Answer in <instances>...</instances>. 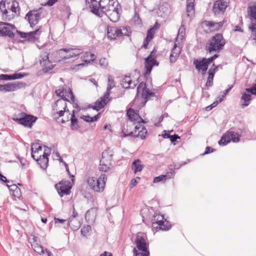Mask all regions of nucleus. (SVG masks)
I'll list each match as a JSON object with an SVG mask.
<instances>
[{
  "mask_svg": "<svg viewBox=\"0 0 256 256\" xmlns=\"http://www.w3.org/2000/svg\"><path fill=\"white\" fill-rule=\"evenodd\" d=\"M40 13L38 10H30L25 16V19L28 22L31 27L36 25L40 18Z\"/></svg>",
  "mask_w": 256,
  "mask_h": 256,
  "instance_id": "nucleus-13",
  "label": "nucleus"
},
{
  "mask_svg": "<svg viewBox=\"0 0 256 256\" xmlns=\"http://www.w3.org/2000/svg\"><path fill=\"white\" fill-rule=\"evenodd\" d=\"M136 84L134 82L132 81L130 76H126L121 81V85L124 88H134Z\"/></svg>",
  "mask_w": 256,
  "mask_h": 256,
  "instance_id": "nucleus-24",
  "label": "nucleus"
},
{
  "mask_svg": "<svg viewBox=\"0 0 256 256\" xmlns=\"http://www.w3.org/2000/svg\"><path fill=\"white\" fill-rule=\"evenodd\" d=\"M114 86H115L114 80L112 78V77L111 76H108V86H107V92L106 93H108L109 96L110 95V91L113 88Z\"/></svg>",
  "mask_w": 256,
  "mask_h": 256,
  "instance_id": "nucleus-46",
  "label": "nucleus"
},
{
  "mask_svg": "<svg viewBox=\"0 0 256 256\" xmlns=\"http://www.w3.org/2000/svg\"><path fill=\"white\" fill-rule=\"evenodd\" d=\"M252 98V96L250 94L244 92L241 97V100L244 102V103L242 104V108H245L248 106Z\"/></svg>",
  "mask_w": 256,
  "mask_h": 256,
  "instance_id": "nucleus-36",
  "label": "nucleus"
},
{
  "mask_svg": "<svg viewBox=\"0 0 256 256\" xmlns=\"http://www.w3.org/2000/svg\"><path fill=\"white\" fill-rule=\"evenodd\" d=\"M246 90L248 94L256 95V84L252 88H246Z\"/></svg>",
  "mask_w": 256,
  "mask_h": 256,
  "instance_id": "nucleus-55",
  "label": "nucleus"
},
{
  "mask_svg": "<svg viewBox=\"0 0 256 256\" xmlns=\"http://www.w3.org/2000/svg\"><path fill=\"white\" fill-rule=\"evenodd\" d=\"M222 98H219V100H216V102H213L211 105H210V109H212V108L215 107L216 106L218 103L220 102H222Z\"/></svg>",
  "mask_w": 256,
  "mask_h": 256,
  "instance_id": "nucleus-64",
  "label": "nucleus"
},
{
  "mask_svg": "<svg viewBox=\"0 0 256 256\" xmlns=\"http://www.w3.org/2000/svg\"><path fill=\"white\" fill-rule=\"evenodd\" d=\"M18 32L19 34L20 35L21 38H26L28 36V34H32L34 33V32H28V33H26V32H20L19 31H18Z\"/></svg>",
  "mask_w": 256,
  "mask_h": 256,
  "instance_id": "nucleus-60",
  "label": "nucleus"
},
{
  "mask_svg": "<svg viewBox=\"0 0 256 256\" xmlns=\"http://www.w3.org/2000/svg\"><path fill=\"white\" fill-rule=\"evenodd\" d=\"M64 94L66 96V98L67 99L70 98L72 102L74 103V102L75 101V97L72 93V90L70 88H69L68 91H66V93Z\"/></svg>",
  "mask_w": 256,
  "mask_h": 256,
  "instance_id": "nucleus-51",
  "label": "nucleus"
},
{
  "mask_svg": "<svg viewBox=\"0 0 256 256\" xmlns=\"http://www.w3.org/2000/svg\"><path fill=\"white\" fill-rule=\"evenodd\" d=\"M143 166L141 164V162L140 160H136L132 162V169L133 170L134 174H136L137 172H140Z\"/></svg>",
  "mask_w": 256,
  "mask_h": 256,
  "instance_id": "nucleus-35",
  "label": "nucleus"
},
{
  "mask_svg": "<svg viewBox=\"0 0 256 256\" xmlns=\"http://www.w3.org/2000/svg\"><path fill=\"white\" fill-rule=\"evenodd\" d=\"M32 246L34 251L39 254L40 255L44 254V250L42 246L39 244L38 243H34V244H32Z\"/></svg>",
  "mask_w": 256,
  "mask_h": 256,
  "instance_id": "nucleus-44",
  "label": "nucleus"
},
{
  "mask_svg": "<svg viewBox=\"0 0 256 256\" xmlns=\"http://www.w3.org/2000/svg\"><path fill=\"white\" fill-rule=\"evenodd\" d=\"M185 32L186 28L183 25H182L178 29V36H180L181 39H182L185 35Z\"/></svg>",
  "mask_w": 256,
  "mask_h": 256,
  "instance_id": "nucleus-53",
  "label": "nucleus"
},
{
  "mask_svg": "<svg viewBox=\"0 0 256 256\" xmlns=\"http://www.w3.org/2000/svg\"><path fill=\"white\" fill-rule=\"evenodd\" d=\"M240 135L232 131L228 130L224 134L218 142L220 146H224L229 143L231 140L234 142H238L240 141Z\"/></svg>",
  "mask_w": 256,
  "mask_h": 256,
  "instance_id": "nucleus-5",
  "label": "nucleus"
},
{
  "mask_svg": "<svg viewBox=\"0 0 256 256\" xmlns=\"http://www.w3.org/2000/svg\"><path fill=\"white\" fill-rule=\"evenodd\" d=\"M6 85L8 92L16 91L26 86L25 84L22 82H8Z\"/></svg>",
  "mask_w": 256,
  "mask_h": 256,
  "instance_id": "nucleus-21",
  "label": "nucleus"
},
{
  "mask_svg": "<svg viewBox=\"0 0 256 256\" xmlns=\"http://www.w3.org/2000/svg\"><path fill=\"white\" fill-rule=\"evenodd\" d=\"M59 195L62 197L64 195L69 194L70 192L72 184L69 180H62L55 185Z\"/></svg>",
  "mask_w": 256,
  "mask_h": 256,
  "instance_id": "nucleus-8",
  "label": "nucleus"
},
{
  "mask_svg": "<svg viewBox=\"0 0 256 256\" xmlns=\"http://www.w3.org/2000/svg\"><path fill=\"white\" fill-rule=\"evenodd\" d=\"M57 52L62 60H66L79 56L82 53V50L78 48H63L58 50Z\"/></svg>",
  "mask_w": 256,
  "mask_h": 256,
  "instance_id": "nucleus-7",
  "label": "nucleus"
},
{
  "mask_svg": "<svg viewBox=\"0 0 256 256\" xmlns=\"http://www.w3.org/2000/svg\"><path fill=\"white\" fill-rule=\"evenodd\" d=\"M142 253L138 252L136 248H133L134 256H150V252L148 250L142 251Z\"/></svg>",
  "mask_w": 256,
  "mask_h": 256,
  "instance_id": "nucleus-48",
  "label": "nucleus"
},
{
  "mask_svg": "<svg viewBox=\"0 0 256 256\" xmlns=\"http://www.w3.org/2000/svg\"><path fill=\"white\" fill-rule=\"evenodd\" d=\"M224 23V21L214 22L212 21L204 20L202 22V24L203 26L208 27L210 30H215L222 27Z\"/></svg>",
  "mask_w": 256,
  "mask_h": 256,
  "instance_id": "nucleus-19",
  "label": "nucleus"
},
{
  "mask_svg": "<svg viewBox=\"0 0 256 256\" xmlns=\"http://www.w3.org/2000/svg\"><path fill=\"white\" fill-rule=\"evenodd\" d=\"M53 110L56 112L54 114V116L56 120L58 119L60 117L63 116L65 112H69V110L68 109L67 110H60V108H54Z\"/></svg>",
  "mask_w": 256,
  "mask_h": 256,
  "instance_id": "nucleus-41",
  "label": "nucleus"
},
{
  "mask_svg": "<svg viewBox=\"0 0 256 256\" xmlns=\"http://www.w3.org/2000/svg\"><path fill=\"white\" fill-rule=\"evenodd\" d=\"M154 28L150 29L147 32V35L146 38L151 40L154 37Z\"/></svg>",
  "mask_w": 256,
  "mask_h": 256,
  "instance_id": "nucleus-54",
  "label": "nucleus"
},
{
  "mask_svg": "<svg viewBox=\"0 0 256 256\" xmlns=\"http://www.w3.org/2000/svg\"><path fill=\"white\" fill-rule=\"evenodd\" d=\"M172 142H176L178 138H180V137L176 134H174L172 136L170 135V138H169Z\"/></svg>",
  "mask_w": 256,
  "mask_h": 256,
  "instance_id": "nucleus-62",
  "label": "nucleus"
},
{
  "mask_svg": "<svg viewBox=\"0 0 256 256\" xmlns=\"http://www.w3.org/2000/svg\"><path fill=\"white\" fill-rule=\"evenodd\" d=\"M70 121H71V128L72 130H77L79 126L78 124V120L75 117L74 115V110L72 111V114L70 117Z\"/></svg>",
  "mask_w": 256,
  "mask_h": 256,
  "instance_id": "nucleus-40",
  "label": "nucleus"
},
{
  "mask_svg": "<svg viewBox=\"0 0 256 256\" xmlns=\"http://www.w3.org/2000/svg\"><path fill=\"white\" fill-rule=\"evenodd\" d=\"M152 52L150 55L145 59V68L146 74H150L152 71L153 66L155 64L158 65L156 63L154 56L152 55Z\"/></svg>",
  "mask_w": 256,
  "mask_h": 256,
  "instance_id": "nucleus-16",
  "label": "nucleus"
},
{
  "mask_svg": "<svg viewBox=\"0 0 256 256\" xmlns=\"http://www.w3.org/2000/svg\"><path fill=\"white\" fill-rule=\"evenodd\" d=\"M106 180V176L102 174L98 178L89 177L87 180V182L89 186L94 192H100L104 190Z\"/></svg>",
  "mask_w": 256,
  "mask_h": 256,
  "instance_id": "nucleus-2",
  "label": "nucleus"
},
{
  "mask_svg": "<svg viewBox=\"0 0 256 256\" xmlns=\"http://www.w3.org/2000/svg\"><path fill=\"white\" fill-rule=\"evenodd\" d=\"M102 155V158L101 160H104L106 162H111L114 154L110 148L106 150L104 152H103Z\"/></svg>",
  "mask_w": 256,
  "mask_h": 256,
  "instance_id": "nucleus-29",
  "label": "nucleus"
},
{
  "mask_svg": "<svg viewBox=\"0 0 256 256\" xmlns=\"http://www.w3.org/2000/svg\"><path fill=\"white\" fill-rule=\"evenodd\" d=\"M31 150L32 157L36 159V154H38L39 152L42 150V146L38 143L32 144L31 146Z\"/></svg>",
  "mask_w": 256,
  "mask_h": 256,
  "instance_id": "nucleus-33",
  "label": "nucleus"
},
{
  "mask_svg": "<svg viewBox=\"0 0 256 256\" xmlns=\"http://www.w3.org/2000/svg\"><path fill=\"white\" fill-rule=\"evenodd\" d=\"M66 102H69V100L59 99L56 101L53 107V109L60 108V110H66L67 108Z\"/></svg>",
  "mask_w": 256,
  "mask_h": 256,
  "instance_id": "nucleus-30",
  "label": "nucleus"
},
{
  "mask_svg": "<svg viewBox=\"0 0 256 256\" xmlns=\"http://www.w3.org/2000/svg\"><path fill=\"white\" fill-rule=\"evenodd\" d=\"M91 230V226L90 225L84 226L81 229V234L84 236H86L88 234Z\"/></svg>",
  "mask_w": 256,
  "mask_h": 256,
  "instance_id": "nucleus-50",
  "label": "nucleus"
},
{
  "mask_svg": "<svg viewBox=\"0 0 256 256\" xmlns=\"http://www.w3.org/2000/svg\"><path fill=\"white\" fill-rule=\"evenodd\" d=\"M40 62L41 66L44 67L43 70L45 72H48L53 68L52 65L48 66L50 64V61L48 58V53L46 52L42 53L40 56Z\"/></svg>",
  "mask_w": 256,
  "mask_h": 256,
  "instance_id": "nucleus-14",
  "label": "nucleus"
},
{
  "mask_svg": "<svg viewBox=\"0 0 256 256\" xmlns=\"http://www.w3.org/2000/svg\"><path fill=\"white\" fill-rule=\"evenodd\" d=\"M146 238V236L145 234L142 232L137 234L134 242L138 250L140 251L148 250Z\"/></svg>",
  "mask_w": 256,
  "mask_h": 256,
  "instance_id": "nucleus-9",
  "label": "nucleus"
},
{
  "mask_svg": "<svg viewBox=\"0 0 256 256\" xmlns=\"http://www.w3.org/2000/svg\"><path fill=\"white\" fill-rule=\"evenodd\" d=\"M12 119L19 124L31 128L33 124L36 122L37 118L24 112H20L18 115H14Z\"/></svg>",
  "mask_w": 256,
  "mask_h": 256,
  "instance_id": "nucleus-4",
  "label": "nucleus"
},
{
  "mask_svg": "<svg viewBox=\"0 0 256 256\" xmlns=\"http://www.w3.org/2000/svg\"><path fill=\"white\" fill-rule=\"evenodd\" d=\"M194 6H186V13L188 16L191 17L194 14Z\"/></svg>",
  "mask_w": 256,
  "mask_h": 256,
  "instance_id": "nucleus-52",
  "label": "nucleus"
},
{
  "mask_svg": "<svg viewBox=\"0 0 256 256\" xmlns=\"http://www.w3.org/2000/svg\"><path fill=\"white\" fill-rule=\"evenodd\" d=\"M104 14L108 16L110 20L113 22H116L119 20L120 16L118 10L111 12H105Z\"/></svg>",
  "mask_w": 256,
  "mask_h": 256,
  "instance_id": "nucleus-32",
  "label": "nucleus"
},
{
  "mask_svg": "<svg viewBox=\"0 0 256 256\" xmlns=\"http://www.w3.org/2000/svg\"><path fill=\"white\" fill-rule=\"evenodd\" d=\"M213 66H214V68H211L208 70V76L207 79V82H206V86H211L212 85L213 78L214 77V74L216 71L217 70L218 66H215L214 64H213Z\"/></svg>",
  "mask_w": 256,
  "mask_h": 256,
  "instance_id": "nucleus-27",
  "label": "nucleus"
},
{
  "mask_svg": "<svg viewBox=\"0 0 256 256\" xmlns=\"http://www.w3.org/2000/svg\"><path fill=\"white\" fill-rule=\"evenodd\" d=\"M181 52V48L178 47L176 44H174L173 48L172 50L170 57V63L175 62L178 60Z\"/></svg>",
  "mask_w": 256,
  "mask_h": 256,
  "instance_id": "nucleus-20",
  "label": "nucleus"
},
{
  "mask_svg": "<svg viewBox=\"0 0 256 256\" xmlns=\"http://www.w3.org/2000/svg\"><path fill=\"white\" fill-rule=\"evenodd\" d=\"M100 64L104 68H106L108 65V61L106 58H101L100 60Z\"/></svg>",
  "mask_w": 256,
  "mask_h": 256,
  "instance_id": "nucleus-59",
  "label": "nucleus"
},
{
  "mask_svg": "<svg viewBox=\"0 0 256 256\" xmlns=\"http://www.w3.org/2000/svg\"><path fill=\"white\" fill-rule=\"evenodd\" d=\"M154 93L150 92V89L148 88L146 83L140 82L137 88V96H140L145 100L144 104L152 96H154Z\"/></svg>",
  "mask_w": 256,
  "mask_h": 256,
  "instance_id": "nucleus-6",
  "label": "nucleus"
},
{
  "mask_svg": "<svg viewBox=\"0 0 256 256\" xmlns=\"http://www.w3.org/2000/svg\"><path fill=\"white\" fill-rule=\"evenodd\" d=\"M25 75L21 73H15L12 74H1L0 80H10L20 79L24 77Z\"/></svg>",
  "mask_w": 256,
  "mask_h": 256,
  "instance_id": "nucleus-23",
  "label": "nucleus"
},
{
  "mask_svg": "<svg viewBox=\"0 0 256 256\" xmlns=\"http://www.w3.org/2000/svg\"><path fill=\"white\" fill-rule=\"evenodd\" d=\"M120 29L121 30L122 36H128L130 33L129 26H122L120 28Z\"/></svg>",
  "mask_w": 256,
  "mask_h": 256,
  "instance_id": "nucleus-49",
  "label": "nucleus"
},
{
  "mask_svg": "<svg viewBox=\"0 0 256 256\" xmlns=\"http://www.w3.org/2000/svg\"><path fill=\"white\" fill-rule=\"evenodd\" d=\"M248 12L252 20H254L256 22V2L250 6L248 8Z\"/></svg>",
  "mask_w": 256,
  "mask_h": 256,
  "instance_id": "nucleus-37",
  "label": "nucleus"
},
{
  "mask_svg": "<svg viewBox=\"0 0 256 256\" xmlns=\"http://www.w3.org/2000/svg\"><path fill=\"white\" fill-rule=\"evenodd\" d=\"M7 186L9 188L10 190H13L16 194H18V192L20 191V188L16 184H12V186L7 184Z\"/></svg>",
  "mask_w": 256,
  "mask_h": 256,
  "instance_id": "nucleus-56",
  "label": "nucleus"
},
{
  "mask_svg": "<svg viewBox=\"0 0 256 256\" xmlns=\"http://www.w3.org/2000/svg\"><path fill=\"white\" fill-rule=\"evenodd\" d=\"M249 28L251 31L250 38L254 40H256V22H252L249 26Z\"/></svg>",
  "mask_w": 256,
  "mask_h": 256,
  "instance_id": "nucleus-43",
  "label": "nucleus"
},
{
  "mask_svg": "<svg viewBox=\"0 0 256 256\" xmlns=\"http://www.w3.org/2000/svg\"><path fill=\"white\" fill-rule=\"evenodd\" d=\"M68 225L73 230L75 231L80 228V223L76 218H70Z\"/></svg>",
  "mask_w": 256,
  "mask_h": 256,
  "instance_id": "nucleus-31",
  "label": "nucleus"
},
{
  "mask_svg": "<svg viewBox=\"0 0 256 256\" xmlns=\"http://www.w3.org/2000/svg\"><path fill=\"white\" fill-rule=\"evenodd\" d=\"M126 114L131 121L136 120L139 118V115L131 108L127 110Z\"/></svg>",
  "mask_w": 256,
  "mask_h": 256,
  "instance_id": "nucleus-38",
  "label": "nucleus"
},
{
  "mask_svg": "<svg viewBox=\"0 0 256 256\" xmlns=\"http://www.w3.org/2000/svg\"><path fill=\"white\" fill-rule=\"evenodd\" d=\"M50 149L48 146H44V154L42 156L48 158V156L50 154Z\"/></svg>",
  "mask_w": 256,
  "mask_h": 256,
  "instance_id": "nucleus-58",
  "label": "nucleus"
},
{
  "mask_svg": "<svg viewBox=\"0 0 256 256\" xmlns=\"http://www.w3.org/2000/svg\"><path fill=\"white\" fill-rule=\"evenodd\" d=\"M55 92L58 96L61 98L60 99L66 100V96L64 94L66 93V90L63 87L56 90Z\"/></svg>",
  "mask_w": 256,
  "mask_h": 256,
  "instance_id": "nucleus-45",
  "label": "nucleus"
},
{
  "mask_svg": "<svg viewBox=\"0 0 256 256\" xmlns=\"http://www.w3.org/2000/svg\"><path fill=\"white\" fill-rule=\"evenodd\" d=\"M109 96V94L106 93L103 97L100 98L95 102L94 106H90L89 108H91L93 110L98 111L101 108H103L110 100Z\"/></svg>",
  "mask_w": 256,
  "mask_h": 256,
  "instance_id": "nucleus-15",
  "label": "nucleus"
},
{
  "mask_svg": "<svg viewBox=\"0 0 256 256\" xmlns=\"http://www.w3.org/2000/svg\"><path fill=\"white\" fill-rule=\"evenodd\" d=\"M104 0H100L99 2L96 0H86V4L88 5L90 8V11L96 16H102V12H100V6L101 4L104 3Z\"/></svg>",
  "mask_w": 256,
  "mask_h": 256,
  "instance_id": "nucleus-11",
  "label": "nucleus"
},
{
  "mask_svg": "<svg viewBox=\"0 0 256 256\" xmlns=\"http://www.w3.org/2000/svg\"><path fill=\"white\" fill-rule=\"evenodd\" d=\"M104 3L102 4L101 6H100V12L102 10V16H98L100 17H102L104 16V14L105 12H111L118 10V3L116 4V6H114V5H112L111 6H105L104 5H102Z\"/></svg>",
  "mask_w": 256,
  "mask_h": 256,
  "instance_id": "nucleus-26",
  "label": "nucleus"
},
{
  "mask_svg": "<svg viewBox=\"0 0 256 256\" xmlns=\"http://www.w3.org/2000/svg\"><path fill=\"white\" fill-rule=\"evenodd\" d=\"M228 0H218L214 4L212 11L215 14H223L228 6Z\"/></svg>",
  "mask_w": 256,
  "mask_h": 256,
  "instance_id": "nucleus-12",
  "label": "nucleus"
},
{
  "mask_svg": "<svg viewBox=\"0 0 256 256\" xmlns=\"http://www.w3.org/2000/svg\"><path fill=\"white\" fill-rule=\"evenodd\" d=\"M4 26H10V24L4 22H0V36H6V32L8 27Z\"/></svg>",
  "mask_w": 256,
  "mask_h": 256,
  "instance_id": "nucleus-42",
  "label": "nucleus"
},
{
  "mask_svg": "<svg viewBox=\"0 0 256 256\" xmlns=\"http://www.w3.org/2000/svg\"><path fill=\"white\" fill-rule=\"evenodd\" d=\"M147 133V130L146 128L144 126L142 127V130L138 131V134L134 135V136L136 137H140L142 140H144L146 138V136Z\"/></svg>",
  "mask_w": 256,
  "mask_h": 256,
  "instance_id": "nucleus-47",
  "label": "nucleus"
},
{
  "mask_svg": "<svg viewBox=\"0 0 256 256\" xmlns=\"http://www.w3.org/2000/svg\"><path fill=\"white\" fill-rule=\"evenodd\" d=\"M107 36L110 40H114L116 37L122 36L121 30L115 26H108L107 28Z\"/></svg>",
  "mask_w": 256,
  "mask_h": 256,
  "instance_id": "nucleus-17",
  "label": "nucleus"
},
{
  "mask_svg": "<svg viewBox=\"0 0 256 256\" xmlns=\"http://www.w3.org/2000/svg\"><path fill=\"white\" fill-rule=\"evenodd\" d=\"M34 160L38 162L42 168L44 170L47 168L48 163V158L42 156V155L40 154V156H38L37 158Z\"/></svg>",
  "mask_w": 256,
  "mask_h": 256,
  "instance_id": "nucleus-28",
  "label": "nucleus"
},
{
  "mask_svg": "<svg viewBox=\"0 0 256 256\" xmlns=\"http://www.w3.org/2000/svg\"><path fill=\"white\" fill-rule=\"evenodd\" d=\"M6 8L8 10H10L14 14H20L19 4L18 2L13 0H6Z\"/></svg>",
  "mask_w": 256,
  "mask_h": 256,
  "instance_id": "nucleus-18",
  "label": "nucleus"
},
{
  "mask_svg": "<svg viewBox=\"0 0 256 256\" xmlns=\"http://www.w3.org/2000/svg\"><path fill=\"white\" fill-rule=\"evenodd\" d=\"M96 58V56L94 54H92L90 52H85L81 56V58L82 60L86 63L90 62L91 61H94Z\"/></svg>",
  "mask_w": 256,
  "mask_h": 256,
  "instance_id": "nucleus-34",
  "label": "nucleus"
},
{
  "mask_svg": "<svg viewBox=\"0 0 256 256\" xmlns=\"http://www.w3.org/2000/svg\"><path fill=\"white\" fill-rule=\"evenodd\" d=\"M0 12L2 14V20L6 21H10L16 16H18L20 14H14L10 10L6 8V1L2 0L0 2Z\"/></svg>",
  "mask_w": 256,
  "mask_h": 256,
  "instance_id": "nucleus-10",
  "label": "nucleus"
},
{
  "mask_svg": "<svg viewBox=\"0 0 256 256\" xmlns=\"http://www.w3.org/2000/svg\"><path fill=\"white\" fill-rule=\"evenodd\" d=\"M205 59L202 58V60H195L194 61V64L196 68L198 70H202L203 74H204L208 70V66L205 62Z\"/></svg>",
  "mask_w": 256,
  "mask_h": 256,
  "instance_id": "nucleus-22",
  "label": "nucleus"
},
{
  "mask_svg": "<svg viewBox=\"0 0 256 256\" xmlns=\"http://www.w3.org/2000/svg\"><path fill=\"white\" fill-rule=\"evenodd\" d=\"M96 209L92 208L87 211L85 214V218L89 223L94 222L96 220Z\"/></svg>",
  "mask_w": 256,
  "mask_h": 256,
  "instance_id": "nucleus-25",
  "label": "nucleus"
},
{
  "mask_svg": "<svg viewBox=\"0 0 256 256\" xmlns=\"http://www.w3.org/2000/svg\"><path fill=\"white\" fill-rule=\"evenodd\" d=\"M111 165L110 162H106L104 160H100L99 169L100 171L106 172L110 169V166Z\"/></svg>",
  "mask_w": 256,
  "mask_h": 256,
  "instance_id": "nucleus-39",
  "label": "nucleus"
},
{
  "mask_svg": "<svg viewBox=\"0 0 256 256\" xmlns=\"http://www.w3.org/2000/svg\"><path fill=\"white\" fill-rule=\"evenodd\" d=\"M226 44V40L222 34H217L213 36L206 43V50L211 53L212 52H220L222 50Z\"/></svg>",
  "mask_w": 256,
  "mask_h": 256,
  "instance_id": "nucleus-1",
  "label": "nucleus"
},
{
  "mask_svg": "<svg viewBox=\"0 0 256 256\" xmlns=\"http://www.w3.org/2000/svg\"><path fill=\"white\" fill-rule=\"evenodd\" d=\"M152 226L154 228L162 230H168L171 228L170 222L164 219L163 215L155 214L152 219Z\"/></svg>",
  "mask_w": 256,
  "mask_h": 256,
  "instance_id": "nucleus-3",
  "label": "nucleus"
},
{
  "mask_svg": "<svg viewBox=\"0 0 256 256\" xmlns=\"http://www.w3.org/2000/svg\"><path fill=\"white\" fill-rule=\"evenodd\" d=\"M164 180H166V176H164V175H161L155 177L154 178L153 182L157 183L158 182H162Z\"/></svg>",
  "mask_w": 256,
  "mask_h": 256,
  "instance_id": "nucleus-57",
  "label": "nucleus"
},
{
  "mask_svg": "<svg viewBox=\"0 0 256 256\" xmlns=\"http://www.w3.org/2000/svg\"><path fill=\"white\" fill-rule=\"evenodd\" d=\"M214 150H215L212 148L211 147L207 146L206 148V150H205L204 154H202V155L208 154H210V152H213Z\"/></svg>",
  "mask_w": 256,
  "mask_h": 256,
  "instance_id": "nucleus-63",
  "label": "nucleus"
},
{
  "mask_svg": "<svg viewBox=\"0 0 256 256\" xmlns=\"http://www.w3.org/2000/svg\"><path fill=\"white\" fill-rule=\"evenodd\" d=\"M32 32H34V33L32 34H28V36L26 38L29 40H34L35 35L36 34V33L38 32V30H36L33 31Z\"/></svg>",
  "mask_w": 256,
  "mask_h": 256,
  "instance_id": "nucleus-61",
  "label": "nucleus"
}]
</instances>
